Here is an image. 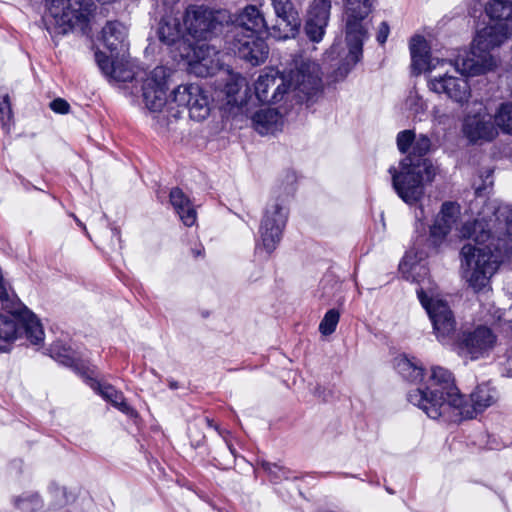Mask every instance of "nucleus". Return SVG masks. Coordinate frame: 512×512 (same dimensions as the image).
Instances as JSON below:
<instances>
[{
	"mask_svg": "<svg viewBox=\"0 0 512 512\" xmlns=\"http://www.w3.org/2000/svg\"><path fill=\"white\" fill-rule=\"evenodd\" d=\"M410 53L412 60V70L415 74L433 73L445 68L446 66L453 67L450 60L438 57H430L428 55V44L423 36L415 35L410 40Z\"/></svg>",
	"mask_w": 512,
	"mask_h": 512,
	"instance_id": "18",
	"label": "nucleus"
},
{
	"mask_svg": "<svg viewBox=\"0 0 512 512\" xmlns=\"http://www.w3.org/2000/svg\"><path fill=\"white\" fill-rule=\"evenodd\" d=\"M396 369L403 378L418 384L409 390L407 400L431 419L447 422L472 419L498 400L497 390L484 383L471 393V403L466 402L455 385L452 373L441 366H433L425 373L418 360L400 357Z\"/></svg>",
	"mask_w": 512,
	"mask_h": 512,
	"instance_id": "1",
	"label": "nucleus"
},
{
	"mask_svg": "<svg viewBox=\"0 0 512 512\" xmlns=\"http://www.w3.org/2000/svg\"><path fill=\"white\" fill-rule=\"evenodd\" d=\"M327 24H323L320 20L308 18L305 24V33L312 42H320L325 34Z\"/></svg>",
	"mask_w": 512,
	"mask_h": 512,
	"instance_id": "29",
	"label": "nucleus"
},
{
	"mask_svg": "<svg viewBox=\"0 0 512 512\" xmlns=\"http://www.w3.org/2000/svg\"><path fill=\"white\" fill-rule=\"evenodd\" d=\"M220 23V12L197 5L189 6L186 9L184 24L188 34L195 39L206 40Z\"/></svg>",
	"mask_w": 512,
	"mask_h": 512,
	"instance_id": "14",
	"label": "nucleus"
},
{
	"mask_svg": "<svg viewBox=\"0 0 512 512\" xmlns=\"http://www.w3.org/2000/svg\"><path fill=\"white\" fill-rule=\"evenodd\" d=\"M389 33H390L389 25L386 22H382L379 25L378 31H377L376 38H377L378 43L383 45L386 42Z\"/></svg>",
	"mask_w": 512,
	"mask_h": 512,
	"instance_id": "39",
	"label": "nucleus"
},
{
	"mask_svg": "<svg viewBox=\"0 0 512 512\" xmlns=\"http://www.w3.org/2000/svg\"><path fill=\"white\" fill-rule=\"evenodd\" d=\"M496 343V336L484 326L464 333L460 341L461 354L471 360H477L489 355Z\"/></svg>",
	"mask_w": 512,
	"mask_h": 512,
	"instance_id": "17",
	"label": "nucleus"
},
{
	"mask_svg": "<svg viewBox=\"0 0 512 512\" xmlns=\"http://www.w3.org/2000/svg\"><path fill=\"white\" fill-rule=\"evenodd\" d=\"M277 23L270 27L269 36L276 40L293 38L301 25L299 14L291 0H270Z\"/></svg>",
	"mask_w": 512,
	"mask_h": 512,
	"instance_id": "16",
	"label": "nucleus"
},
{
	"mask_svg": "<svg viewBox=\"0 0 512 512\" xmlns=\"http://www.w3.org/2000/svg\"><path fill=\"white\" fill-rule=\"evenodd\" d=\"M203 252H204V248L201 244H199L196 248L192 249V253H193L194 257L202 256Z\"/></svg>",
	"mask_w": 512,
	"mask_h": 512,
	"instance_id": "42",
	"label": "nucleus"
},
{
	"mask_svg": "<svg viewBox=\"0 0 512 512\" xmlns=\"http://www.w3.org/2000/svg\"><path fill=\"white\" fill-rule=\"evenodd\" d=\"M422 257H417L413 251H409L403 257L399 269L406 279H411L420 284L417 289V296L425 308L431 320L434 333L437 339L445 343L451 340L456 331V320L446 300L439 294L436 285L428 281L425 285L417 275H426L427 269L419 262Z\"/></svg>",
	"mask_w": 512,
	"mask_h": 512,
	"instance_id": "5",
	"label": "nucleus"
},
{
	"mask_svg": "<svg viewBox=\"0 0 512 512\" xmlns=\"http://www.w3.org/2000/svg\"><path fill=\"white\" fill-rule=\"evenodd\" d=\"M252 123L259 134L266 135L280 129L282 116L276 109L264 108L253 115Z\"/></svg>",
	"mask_w": 512,
	"mask_h": 512,
	"instance_id": "25",
	"label": "nucleus"
},
{
	"mask_svg": "<svg viewBox=\"0 0 512 512\" xmlns=\"http://www.w3.org/2000/svg\"><path fill=\"white\" fill-rule=\"evenodd\" d=\"M0 115L3 125H6L11 117V106L8 94L0 95Z\"/></svg>",
	"mask_w": 512,
	"mask_h": 512,
	"instance_id": "36",
	"label": "nucleus"
},
{
	"mask_svg": "<svg viewBox=\"0 0 512 512\" xmlns=\"http://www.w3.org/2000/svg\"><path fill=\"white\" fill-rule=\"evenodd\" d=\"M159 40L166 45H173L183 35L180 18L174 9L164 10L157 29Z\"/></svg>",
	"mask_w": 512,
	"mask_h": 512,
	"instance_id": "23",
	"label": "nucleus"
},
{
	"mask_svg": "<svg viewBox=\"0 0 512 512\" xmlns=\"http://www.w3.org/2000/svg\"><path fill=\"white\" fill-rule=\"evenodd\" d=\"M56 349H57V346H54L51 349L52 356L55 357L61 363L65 364V365H70L72 363V358L66 354H62V353L56 351Z\"/></svg>",
	"mask_w": 512,
	"mask_h": 512,
	"instance_id": "40",
	"label": "nucleus"
},
{
	"mask_svg": "<svg viewBox=\"0 0 512 512\" xmlns=\"http://www.w3.org/2000/svg\"><path fill=\"white\" fill-rule=\"evenodd\" d=\"M337 48H338V44H333L330 51L328 52V56L331 58V59H334V54L337 53Z\"/></svg>",
	"mask_w": 512,
	"mask_h": 512,
	"instance_id": "44",
	"label": "nucleus"
},
{
	"mask_svg": "<svg viewBox=\"0 0 512 512\" xmlns=\"http://www.w3.org/2000/svg\"><path fill=\"white\" fill-rule=\"evenodd\" d=\"M374 0H347L346 1V42L348 54L345 57V67L341 75L348 71L362 57L363 42L368 37V29L362 21L370 14Z\"/></svg>",
	"mask_w": 512,
	"mask_h": 512,
	"instance_id": "10",
	"label": "nucleus"
},
{
	"mask_svg": "<svg viewBox=\"0 0 512 512\" xmlns=\"http://www.w3.org/2000/svg\"><path fill=\"white\" fill-rule=\"evenodd\" d=\"M506 370L508 375L512 377V354L507 357Z\"/></svg>",
	"mask_w": 512,
	"mask_h": 512,
	"instance_id": "43",
	"label": "nucleus"
},
{
	"mask_svg": "<svg viewBox=\"0 0 512 512\" xmlns=\"http://www.w3.org/2000/svg\"><path fill=\"white\" fill-rule=\"evenodd\" d=\"M486 13L498 20L477 32L473 40V56L463 62L462 68L472 74H485L497 66L490 53L512 36V0H491L486 5Z\"/></svg>",
	"mask_w": 512,
	"mask_h": 512,
	"instance_id": "4",
	"label": "nucleus"
},
{
	"mask_svg": "<svg viewBox=\"0 0 512 512\" xmlns=\"http://www.w3.org/2000/svg\"><path fill=\"white\" fill-rule=\"evenodd\" d=\"M267 22L260 10L253 5L243 9L235 19L233 51L252 65L263 63L268 56V46L258 35L266 31Z\"/></svg>",
	"mask_w": 512,
	"mask_h": 512,
	"instance_id": "6",
	"label": "nucleus"
},
{
	"mask_svg": "<svg viewBox=\"0 0 512 512\" xmlns=\"http://www.w3.org/2000/svg\"><path fill=\"white\" fill-rule=\"evenodd\" d=\"M322 87L320 67L307 60L296 63L295 69L279 72L268 69L255 81V94L263 103L276 104L294 93L299 101L316 94Z\"/></svg>",
	"mask_w": 512,
	"mask_h": 512,
	"instance_id": "3",
	"label": "nucleus"
},
{
	"mask_svg": "<svg viewBox=\"0 0 512 512\" xmlns=\"http://www.w3.org/2000/svg\"><path fill=\"white\" fill-rule=\"evenodd\" d=\"M167 76V69L157 66L142 80L143 101L152 112H160L165 106L169 108Z\"/></svg>",
	"mask_w": 512,
	"mask_h": 512,
	"instance_id": "13",
	"label": "nucleus"
},
{
	"mask_svg": "<svg viewBox=\"0 0 512 512\" xmlns=\"http://www.w3.org/2000/svg\"><path fill=\"white\" fill-rule=\"evenodd\" d=\"M495 124L503 132L512 134V104L503 103L498 108L495 116Z\"/></svg>",
	"mask_w": 512,
	"mask_h": 512,
	"instance_id": "27",
	"label": "nucleus"
},
{
	"mask_svg": "<svg viewBox=\"0 0 512 512\" xmlns=\"http://www.w3.org/2000/svg\"><path fill=\"white\" fill-rule=\"evenodd\" d=\"M473 56V46L465 56H458L456 59H449L453 67L446 66L443 69L429 73L428 87L437 94H445L454 103L464 106L471 98V88L468 80L464 77L477 76L468 71H464L463 62Z\"/></svg>",
	"mask_w": 512,
	"mask_h": 512,
	"instance_id": "8",
	"label": "nucleus"
},
{
	"mask_svg": "<svg viewBox=\"0 0 512 512\" xmlns=\"http://www.w3.org/2000/svg\"><path fill=\"white\" fill-rule=\"evenodd\" d=\"M392 185L397 195L407 204L413 205L424 196L425 183L434 178V168L426 158L413 159L406 156L399 163V168L391 167Z\"/></svg>",
	"mask_w": 512,
	"mask_h": 512,
	"instance_id": "7",
	"label": "nucleus"
},
{
	"mask_svg": "<svg viewBox=\"0 0 512 512\" xmlns=\"http://www.w3.org/2000/svg\"><path fill=\"white\" fill-rule=\"evenodd\" d=\"M126 37L127 29L118 21L108 22L102 29L104 45L112 56H114V54L123 55V52H127L128 44Z\"/></svg>",
	"mask_w": 512,
	"mask_h": 512,
	"instance_id": "21",
	"label": "nucleus"
},
{
	"mask_svg": "<svg viewBox=\"0 0 512 512\" xmlns=\"http://www.w3.org/2000/svg\"><path fill=\"white\" fill-rule=\"evenodd\" d=\"M460 239H473L476 245L466 244L461 249L463 275L468 285L479 292L485 289L501 263V254L497 248L492 250L486 244L491 238L490 228L483 219L466 222L457 229Z\"/></svg>",
	"mask_w": 512,
	"mask_h": 512,
	"instance_id": "2",
	"label": "nucleus"
},
{
	"mask_svg": "<svg viewBox=\"0 0 512 512\" xmlns=\"http://www.w3.org/2000/svg\"><path fill=\"white\" fill-rule=\"evenodd\" d=\"M262 467L274 481L288 477V471L278 464L263 462Z\"/></svg>",
	"mask_w": 512,
	"mask_h": 512,
	"instance_id": "34",
	"label": "nucleus"
},
{
	"mask_svg": "<svg viewBox=\"0 0 512 512\" xmlns=\"http://www.w3.org/2000/svg\"><path fill=\"white\" fill-rule=\"evenodd\" d=\"M169 197L173 208L184 225L188 227L194 225L197 219L196 210L184 192L176 187L170 191Z\"/></svg>",
	"mask_w": 512,
	"mask_h": 512,
	"instance_id": "24",
	"label": "nucleus"
},
{
	"mask_svg": "<svg viewBox=\"0 0 512 512\" xmlns=\"http://www.w3.org/2000/svg\"><path fill=\"white\" fill-rule=\"evenodd\" d=\"M331 10V0H314L310 6L308 18L320 20L328 24Z\"/></svg>",
	"mask_w": 512,
	"mask_h": 512,
	"instance_id": "28",
	"label": "nucleus"
},
{
	"mask_svg": "<svg viewBox=\"0 0 512 512\" xmlns=\"http://www.w3.org/2000/svg\"><path fill=\"white\" fill-rule=\"evenodd\" d=\"M229 82L225 85V92L228 97L235 96L241 87H243L246 82L245 79L239 75H231L229 74Z\"/></svg>",
	"mask_w": 512,
	"mask_h": 512,
	"instance_id": "33",
	"label": "nucleus"
},
{
	"mask_svg": "<svg viewBox=\"0 0 512 512\" xmlns=\"http://www.w3.org/2000/svg\"><path fill=\"white\" fill-rule=\"evenodd\" d=\"M97 390L105 400L111 402L118 410L131 417L136 416L135 410L127 404L123 394L117 391L113 386L97 383Z\"/></svg>",
	"mask_w": 512,
	"mask_h": 512,
	"instance_id": "26",
	"label": "nucleus"
},
{
	"mask_svg": "<svg viewBox=\"0 0 512 512\" xmlns=\"http://www.w3.org/2000/svg\"><path fill=\"white\" fill-rule=\"evenodd\" d=\"M115 234H119V231L117 229L114 230Z\"/></svg>",
	"mask_w": 512,
	"mask_h": 512,
	"instance_id": "46",
	"label": "nucleus"
},
{
	"mask_svg": "<svg viewBox=\"0 0 512 512\" xmlns=\"http://www.w3.org/2000/svg\"><path fill=\"white\" fill-rule=\"evenodd\" d=\"M171 96L169 112L174 116L179 113L178 110L173 112L176 107L187 110L189 117L195 121H202L210 114V97L199 84L179 85L173 90Z\"/></svg>",
	"mask_w": 512,
	"mask_h": 512,
	"instance_id": "12",
	"label": "nucleus"
},
{
	"mask_svg": "<svg viewBox=\"0 0 512 512\" xmlns=\"http://www.w3.org/2000/svg\"><path fill=\"white\" fill-rule=\"evenodd\" d=\"M339 318L340 314L336 309L327 311L319 324V331L321 334L324 336L332 334L336 330Z\"/></svg>",
	"mask_w": 512,
	"mask_h": 512,
	"instance_id": "30",
	"label": "nucleus"
},
{
	"mask_svg": "<svg viewBox=\"0 0 512 512\" xmlns=\"http://www.w3.org/2000/svg\"><path fill=\"white\" fill-rule=\"evenodd\" d=\"M458 217L459 207L456 204L446 202L442 205V209L430 230L431 237L435 242L441 241L446 237L456 225Z\"/></svg>",
	"mask_w": 512,
	"mask_h": 512,
	"instance_id": "22",
	"label": "nucleus"
},
{
	"mask_svg": "<svg viewBox=\"0 0 512 512\" xmlns=\"http://www.w3.org/2000/svg\"><path fill=\"white\" fill-rule=\"evenodd\" d=\"M161 1H162V4H163V9L164 10H168V9H174V5L179 0H161Z\"/></svg>",
	"mask_w": 512,
	"mask_h": 512,
	"instance_id": "41",
	"label": "nucleus"
},
{
	"mask_svg": "<svg viewBox=\"0 0 512 512\" xmlns=\"http://www.w3.org/2000/svg\"><path fill=\"white\" fill-rule=\"evenodd\" d=\"M431 147V140L426 135H419L418 138L414 139L411 153L408 156H412L413 159L424 158L429 152Z\"/></svg>",
	"mask_w": 512,
	"mask_h": 512,
	"instance_id": "31",
	"label": "nucleus"
},
{
	"mask_svg": "<svg viewBox=\"0 0 512 512\" xmlns=\"http://www.w3.org/2000/svg\"><path fill=\"white\" fill-rule=\"evenodd\" d=\"M95 58L99 68L110 81L127 82L133 79L134 71L127 52H123V55L107 56L99 51L95 53Z\"/></svg>",
	"mask_w": 512,
	"mask_h": 512,
	"instance_id": "20",
	"label": "nucleus"
},
{
	"mask_svg": "<svg viewBox=\"0 0 512 512\" xmlns=\"http://www.w3.org/2000/svg\"><path fill=\"white\" fill-rule=\"evenodd\" d=\"M185 57L190 72L198 77H208L222 71L220 52L205 42L190 46Z\"/></svg>",
	"mask_w": 512,
	"mask_h": 512,
	"instance_id": "15",
	"label": "nucleus"
},
{
	"mask_svg": "<svg viewBox=\"0 0 512 512\" xmlns=\"http://www.w3.org/2000/svg\"><path fill=\"white\" fill-rule=\"evenodd\" d=\"M464 136L472 143L492 141L498 130L491 116L486 112H477L465 117L462 128Z\"/></svg>",
	"mask_w": 512,
	"mask_h": 512,
	"instance_id": "19",
	"label": "nucleus"
},
{
	"mask_svg": "<svg viewBox=\"0 0 512 512\" xmlns=\"http://www.w3.org/2000/svg\"><path fill=\"white\" fill-rule=\"evenodd\" d=\"M287 219V197L282 195L273 197L264 209L256 248L271 254L281 241Z\"/></svg>",
	"mask_w": 512,
	"mask_h": 512,
	"instance_id": "11",
	"label": "nucleus"
},
{
	"mask_svg": "<svg viewBox=\"0 0 512 512\" xmlns=\"http://www.w3.org/2000/svg\"><path fill=\"white\" fill-rule=\"evenodd\" d=\"M415 134L411 130H404L397 136V146L402 153H406L410 147H413Z\"/></svg>",
	"mask_w": 512,
	"mask_h": 512,
	"instance_id": "32",
	"label": "nucleus"
},
{
	"mask_svg": "<svg viewBox=\"0 0 512 512\" xmlns=\"http://www.w3.org/2000/svg\"><path fill=\"white\" fill-rule=\"evenodd\" d=\"M15 505L21 510H34L38 508L39 501L36 496H29L26 498H16L15 499Z\"/></svg>",
	"mask_w": 512,
	"mask_h": 512,
	"instance_id": "35",
	"label": "nucleus"
},
{
	"mask_svg": "<svg viewBox=\"0 0 512 512\" xmlns=\"http://www.w3.org/2000/svg\"><path fill=\"white\" fill-rule=\"evenodd\" d=\"M500 212L505 217L507 234L512 239V206H507Z\"/></svg>",
	"mask_w": 512,
	"mask_h": 512,
	"instance_id": "38",
	"label": "nucleus"
},
{
	"mask_svg": "<svg viewBox=\"0 0 512 512\" xmlns=\"http://www.w3.org/2000/svg\"><path fill=\"white\" fill-rule=\"evenodd\" d=\"M226 443H227L228 449L230 450L231 454L234 456V455H235V449H234V448L232 447V445H231L230 443H228L227 441H226Z\"/></svg>",
	"mask_w": 512,
	"mask_h": 512,
	"instance_id": "45",
	"label": "nucleus"
},
{
	"mask_svg": "<svg viewBox=\"0 0 512 512\" xmlns=\"http://www.w3.org/2000/svg\"><path fill=\"white\" fill-rule=\"evenodd\" d=\"M92 11L90 0H50L47 29L56 35H64L77 27L84 29Z\"/></svg>",
	"mask_w": 512,
	"mask_h": 512,
	"instance_id": "9",
	"label": "nucleus"
},
{
	"mask_svg": "<svg viewBox=\"0 0 512 512\" xmlns=\"http://www.w3.org/2000/svg\"><path fill=\"white\" fill-rule=\"evenodd\" d=\"M50 108L56 113L67 114L69 112L70 105L66 100L57 98L50 103Z\"/></svg>",
	"mask_w": 512,
	"mask_h": 512,
	"instance_id": "37",
	"label": "nucleus"
}]
</instances>
